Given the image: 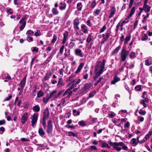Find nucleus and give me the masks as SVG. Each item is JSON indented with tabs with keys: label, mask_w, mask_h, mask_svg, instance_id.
Returning a JSON list of instances; mask_svg holds the SVG:
<instances>
[{
	"label": "nucleus",
	"mask_w": 152,
	"mask_h": 152,
	"mask_svg": "<svg viewBox=\"0 0 152 152\" xmlns=\"http://www.w3.org/2000/svg\"><path fill=\"white\" fill-rule=\"evenodd\" d=\"M96 92L95 91H94L91 92H90L89 94V96L90 98H91L93 97L94 95L96 94Z\"/></svg>",
	"instance_id": "nucleus-43"
},
{
	"label": "nucleus",
	"mask_w": 152,
	"mask_h": 152,
	"mask_svg": "<svg viewBox=\"0 0 152 152\" xmlns=\"http://www.w3.org/2000/svg\"><path fill=\"white\" fill-rule=\"evenodd\" d=\"M120 80V78L117 76H115L113 78V80L111 81V84H115V83L119 81Z\"/></svg>",
	"instance_id": "nucleus-20"
},
{
	"label": "nucleus",
	"mask_w": 152,
	"mask_h": 152,
	"mask_svg": "<svg viewBox=\"0 0 152 152\" xmlns=\"http://www.w3.org/2000/svg\"><path fill=\"white\" fill-rule=\"evenodd\" d=\"M34 32L30 30H28L26 33V35L27 36H31L33 35Z\"/></svg>",
	"instance_id": "nucleus-29"
},
{
	"label": "nucleus",
	"mask_w": 152,
	"mask_h": 152,
	"mask_svg": "<svg viewBox=\"0 0 152 152\" xmlns=\"http://www.w3.org/2000/svg\"><path fill=\"white\" fill-rule=\"evenodd\" d=\"M101 12V10L97 9L94 12V15L95 16L97 15H99Z\"/></svg>",
	"instance_id": "nucleus-52"
},
{
	"label": "nucleus",
	"mask_w": 152,
	"mask_h": 152,
	"mask_svg": "<svg viewBox=\"0 0 152 152\" xmlns=\"http://www.w3.org/2000/svg\"><path fill=\"white\" fill-rule=\"evenodd\" d=\"M110 35L109 34V33H107L106 34V37L103 38V39H104V41H107V39L109 37Z\"/></svg>",
	"instance_id": "nucleus-56"
},
{
	"label": "nucleus",
	"mask_w": 152,
	"mask_h": 152,
	"mask_svg": "<svg viewBox=\"0 0 152 152\" xmlns=\"http://www.w3.org/2000/svg\"><path fill=\"white\" fill-rule=\"evenodd\" d=\"M115 115V114L113 113H111L109 114L108 115L111 118H113Z\"/></svg>",
	"instance_id": "nucleus-63"
},
{
	"label": "nucleus",
	"mask_w": 152,
	"mask_h": 152,
	"mask_svg": "<svg viewBox=\"0 0 152 152\" xmlns=\"http://www.w3.org/2000/svg\"><path fill=\"white\" fill-rule=\"evenodd\" d=\"M70 49H68L67 51L66 52H65V53L64 54V55L66 57H67L69 56L70 55Z\"/></svg>",
	"instance_id": "nucleus-47"
},
{
	"label": "nucleus",
	"mask_w": 152,
	"mask_h": 152,
	"mask_svg": "<svg viewBox=\"0 0 152 152\" xmlns=\"http://www.w3.org/2000/svg\"><path fill=\"white\" fill-rule=\"evenodd\" d=\"M69 33L67 31H65L63 34V38L62 41V44H65L68 39Z\"/></svg>",
	"instance_id": "nucleus-12"
},
{
	"label": "nucleus",
	"mask_w": 152,
	"mask_h": 152,
	"mask_svg": "<svg viewBox=\"0 0 152 152\" xmlns=\"http://www.w3.org/2000/svg\"><path fill=\"white\" fill-rule=\"evenodd\" d=\"M129 126H130L129 123V122L127 121L124 124V127L125 128H128L129 127Z\"/></svg>",
	"instance_id": "nucleus-60"
},
{
	"label": "nucleus",
	"mask_w": 152,
	"mask_h": 152,
	"mask_svg": "<svg viewBox=\"0 0 152 152\" xmlns=\"http://www.w3.org/2000/svg\"><path fill=\"white\" fill-rule=\"evenodd\" d=\"M149 16V14L147 13L146 15L144 16L142 20V22L143 23H145L147 20V18Z\"/></svg>",
	"instance_id": "nucleus-45"
},
{
	"label": "nucleus",
	"mask_w": 152,
	"mask_h": 152,
	"mask_svg": "<svg viewBox=\"0 0 152 152\" xmlns=\"http://www.w3.org/2000/svg\"><path fill=\"white\" fill-rule=\"evenodd\" d=\"M52 75V74L50 72L49 73H47L44 77V80H48L49 79L50 77Z\"/></svg>",
	"instance_id": "nucleus-31"
},
{
	"label": "nucleus",
	"mask_w": 152,
	"mask_h": 152,
	"mask_svg": "<svg viewBox=\"0 0 152 152\" xmlns=\"http://www.w3.org/2000/svg\"><path fill=\"white\" fill-rule=\"evenodd\" d=\"M52 11L54 15H57L59 13V12L58 10L55 8H53L52 9Z\"/></svg>",
	"instance_id": "nucleus-35"
},
{
	"label": "nucleus",
	"mask_w": 152,
	"mask_h": 152,
	"mask_svg": "<svg viewBox=\"0 0 152 152\" xmlns=\"http://www.w3.org/2000/svg\"><path fill=\"white\" fill-rule=\"evenodd\" d=\"M92 40V37L91 34H89L88 37L86 41L88 43H89Z\"/></svg>",
	"instance_id": "nucleus-49"
},
{
	"label": "nucleus",
	"mask_w": 152,
	"mask_h": 152,
	"mask_svg": "<svg viewBox=\"0 0 152 152\" xmlns=\"http://www.w3.org/2000/svg\"><path fill=\"white\" fill-rule=\"evenodd\" d=\"M72 92L70 90L67 89L66 90L65 92L63 94V96H65L66 94H68L67 98H69L72 94Z\"/></svg>",
	"instance_id": "nucleus-17"
},
{
	"label": "nucleus",
	"mask_w": 152,
	"mask_h": 152,
	"mask_svg": "<svg viewBox=\"0 0 152 152\" xmlns=\"http://www.w3.org/2000/svg\"><path fill=\"white\" fill-rule=\"evenodd\" d=\"M57 39V36L56 35L54 34L53 35V38L52 39V40L51 41V43L53 44L56 41Z\"/></svg>",
	"instance_id": "nucleus-44"
},
{
	"label": "nucleus",
	"mask_w": 152,
	"mask_h": 152,
	"mask_svg": "<svg viewBox=\"0 0 152 152\" xmlns=\"http://www.w3.org/2000/svg\"><path fill=\"white\" fill-rule=\"evenodd\" d=\"M49 115V109L47 108L45 110L43 113V118L47 119Z\"/></svg>",
	"instance_id": "nucleus-16"
},
{
	"label": "nucleus",
	"mask_w": 152,
	"mask_h": 152,
	"mask_svg": "<svg viewBox=\"0 0 152 152\" xmlns=\"http://www.w3.org/2000/svg\"><path fill=\"white\" fill-rule=\"evenodd\" d=\"M103 72L101 71V70L99 71V70H96V69H95L94 73L95 75L99 77Z\"/></svg>",
	"instance_id": "nucleus-26"
},
{
	"label": "nucleus",
	"mask_w": 152,
	"mask_h": 152,
	"mask_svg": "<svg viewBox=\"0 0 152 152\" xmlns=\"http://www.w3.org/2000/svg\"><path fill=\"white\" fill-rule=\"evenodd\" d=\"M75 44L74 42H70L68 44V48L70 49H72L75 46Z\"/></svg>",
	"instance_id": "nucleus-25"
},
{
	"label": "nucleus",
	"mask_w": 152,
	"mask_h": 152,
	"mask_svg": "<svg viewBox=\"0 0 152 152\" xmlns=\"http://www.w3.org/2000/svg\"><path fill=\"white\" fill-rule=\"evenodd\" d=\"M105 62L106 61L104 59L103 60L102 62L101 61L98 62L95 67V69L96 70H101V71L104 72Z\"/></svg>",
	"instance_id": "nucleus-2"
},
{
	"label": "nucleus",
	"mask_w": 152,
	"mask_h": 152,
	"mask_svg": "<svg viewBox=\"0 0 152 152\" xmlns=\"http://www.w3.org/2000/svg\"><path fill=\"white\" fill-rule=\"evenodd\" d=\"M64 85L62 78H59L57 84V86L58 87H61Z\"/></svg>",
	"instance_id": "nucleus-23"
},
{
	"label": "nucleus",
	"mask_w": 152,
	"mask_h": 152,
	"mask_svg": "<svg viewBox=\"0 0 152 152\" xmlns=\"http://www.w3.org/2000/svg\"><path fill=\"white\" fill-rule=\"evenodd\" d=\"M136 9V8L135 7H133L130 12V14H129V16H128V18H130V17H132V15H133V14H134L135 11V9Z\"/></svg>",
	"instance_id": "nucleus-22"
},
{
	"label": "nucleus",
	"mask_w": 152,
	"mask_h": 152,
	"mask_svg": "<svg viewBox=\"0 0 152 152\" xmlns=\"http://www.w3.org/2000/svg\"><path fill=\"white\" fill-rule=\"evenodd\" d=\"M84 65V64L83 63H81L79 65L77 70L75 72V73L77 74L81 71Z\"/></svg>",
	"instance_id": "nucleus-19"
},
{
	"label": "nucleus",
	"mask_w": 152,
	"mask_h": 152,
	"mask_svg": "<svg viewBox=\"0 0 152 152\" xmlns=\"http://www.w3.org/2000/svg\"><path fill=\"white\" fill-rule=\"evenodd\" d=\"M148 39V36L145 34H144L142 36L141 38L142 40L143 41H145Z\"/></svg>",
	"instance_id": "nucleus-42"
},
{
	"label": "nucleus",
	"mask_w": 152,
	"mask_h": 152,
	"mask_svg": "<svg viewBox=\"0 0 152 152\" xmlns=\"http://www.w3.org/2000/svg\"><path fill=\"white\" fill-rule=\"evenodd\" d=\"M106 28L105 25L101 29L99 33H101L102 32H104V30L106 29Z\"/></svg>",
	"instance_id": "nucleus-57"
},
{
	"label": "nucleus",
	"mask_w": 152,
	"mask_h": 152,
	"mask_svg": "<svg viewBox=\"0 0 152 152\" xmlns=\"http://www.w3.org/2000/svg\"><path fill=\"white\" fill-rule=\"evenodd\" d=\"M28 114L27 113H24L22 115L21 118V122L24 124L28 120Z\"/></svg>",
	"instance_id": "nucleus-11"
},
{
	"label": "nucleus",
	"mask_w": 152,
	"mask_h": 152,
	"mask_svg": "<svg viewBox=\"0 0 152 152\" xmlns=\"http://www.w3.org/2000/svg\"><path fill=\"white\" fill-rule=\"evenodd\" d=\"M65 127H66L68 128H72V129H74L75 128V126H73L72 125H66L65 126Z\"/></svg>",
	"instance_id": "nucleus-59"
},
{
	"label": "nucleus",
	"mask_w": 152,
	"mask_h": 152,
	"mask_svg": "<svg viewBox=\"0 0 152 152\" xmlns=\"http://www.w3.org/2000/svg\"><path fill=\"white\" fill-rule=\"evenodd\" d=\"M92 84L91 83H86L83 86L82 91L83 92L86 91L89 89L92 86Z\"/></svg>",
	"instance_id": "nucleus-9"
},
{
	"label": "nucleus",
	"mask_w": 152,
	"mask_h": 152,
	"mask_svg": "<svg viewBox=\"0 0 152 152\" xmlns=\"http://www.w3.org/2000/svg\"><path fill=\"white\" fill-rule=\"evenodd\" d=\"M41 33L39 31H37V32H36L34 34V36H39L41 35Z\"/></svg>",
	"instance_id": "nucleus-58"
},
{
	"label": "nucleus",
	"mask_w": 152,
	"mask_h": 152,
	"mask_svg": "<svg viewBox=\"0 0 152 152\" xmlns=\"http://www.w3.org/2000/svg\"><path fill=\"white\" fill-rule=\"evenodd\" d=\"M110 145L113 146V150L115 149L117 151H120L122 149L124 150H127L128 147L122 142H110Z\"/></svg>",
	"instance_id": "nucleus-1"
},
{
	"label": "nucleus",
	"mask_w": 152,
	"mask_h": 152,
	"mask_svg": "<svg viewBox=\"0 0 152 152\" xmlns=\"http://www.w3.org/2000/svg\"><path fill=\"white\" fill-rule=\"evenodd\" d=\"M7 13L8 14H12L13 13V11L11 8H9L7 9Z\"/></svg>",
	"instance_id": "nucleus-46"
},
{
	"label": "nucleus",
	"mask_w": 152,
	"mask_h": 152,
	"mask_svg": "<svg viewBox=\"0 0 152 152\" xmlns=\"http://www.w3.org/2000/svg\"><path fill=\"white\" fill-rule=\"evenodd\" d=\"M115 8L114 7H113L110 12V15L109 17L110 18L112 17L115 14Z\"/></svg>",
	"instance_id": "nucleus-32"
},
{
	"label": "nucleus",
	"mask_w": 152,
	"mask_h": 152,
	"mask_svg": "<svg viewBox=\"0 0 152 152\" xmlns=\"http://www.w3.org/2000/svg\"><path fill=\"white\" fill-rule=\"evenodd\" d=\"M129 57L132 59L135 58L136 57L135 53L133 51L131 52L129 55Z\"/></svg>",
	"instance_id": "nucleus-28"
},
{
	"label": "nucleus",
	"mask_w": 152,
	"mask_h": 152,
	"mask_svg": "<svg viewBox=\"0 0 152 152\" xmlns=\"http://www.w3.org/2000/svg\"><path fill=\"white\" fill-rule=\"evenodd\" d=\"M74 53L77 56L83 57V56L82 50L79 48H76L74 50Z\"/></svg>",
	"instance_id": "nucleus-8"
},
{
	"label": "nucleus",
	"mask_w": 152,
	"mask_h": 152,
	"mask_svg": "<svg viewBox=\"0 0 152 152\" xmlns=\"http://www.w3.org/2000/svg\"><path fill=\"white\" fill-rule=\"evenodd\" d=\"M79 20V18L77 17L73 20V27L75 30H79L80 29V27L78 26L80 24Z\"/></svg>",
	"instance_id": "nucleus-5"
},
{
	"label": "nucleus",
	"mask_w": 152,
	"mask_h": 152,
	"mask_svg": "<svg viewBox=\"0 0 152 152\" xmlns=\"http://www.w3.org/2000/svg\"><path fill=\"white\" fill-rule=\"evenodd\" d=\"M64 90H60L58 93H57V96H58V97H59V96H60L61 94H62L63 93V92L64 91Z\"/></svg>",
	"instance_id": "nucleus-62"
},
{
	"label": "nucleus",
	"mask_w": 152,
	"mask_h": 152,
	"mask_svg": "<svg viewBox=\"0 0 152 152\" xmlns=\"http://www.w3.org/2000/svg\"><path fill=\"white\" fill-rule=\"evenodd\" d=\"M132 143V144L134 145V146H135L137 144V142H136V139L134 138H133L131 140Z\"/></svg>",
	"instance_id": "nucleus-48"
},
{
	"label": "nucleus",
	"mask_w": 152,
	"mask_h": 152,
	"mask_svg": "<svg viewBox=\"0 0 152 152\" xmlns=\"http://www.w3.org/2000/svg\"><path fill=\"white\" fill-rule=\"evenodd\" d=\"M81 27L82 31L84 33H87L88 30L87 28V26L85 24H82Z\"/></svg>",
	"instance_id": "nucleus-18"
},
{
	"label": "nucleus",
	"mask_w": 152,
	"mask_h": 152,
	"mask_svg": "<svg viewBox=\"0 0 152 152\" xmlns=\"http://www.w3.org/2000/svg\"><path fill=\"white\" fill-rule=\"evenodd\" d=\"M73 113L74 115L75 116H77L78 115L80 114V111H77V110L75 109H74L73 110Z\"/></svg>",
	"instance_id": "nucleus-39"
},
{
	"label": "nucleus",
	"mask_w": 152,
	"mask_h": 152,
	"mask_svg": "<svg viewBox=\"0 0 152 152\" xmlns=\"http://www.w3.org/2000/svg\"><path fill=\"white\" fill-rule=\"evenodd\" d=\"M53 56V55L52 54H51L50 55L49 57L47 59V60H46L45 61V64H48V63L52 59V57Z\"/></svg>",
	"instance_id": "nucleus-38"
},
{
	"label": "nucleus",
	"mask_w": 152,
	"mask_h": 152,
	"mask_svg": "<svg viewBox=\"0 0 152 152\" xmlns=\"http://www.w3.org/2000/svg\"><path fill=\"white\" fill-rule=\"evenodd\" d=\"M50 99L49 96H47L46 97H44L43 98V101L44 103L46 104L48 101L49 99Z\"/></svg>",
	"instance_id": "nucleus-34"
},
{
	"label": "nucleus",
	"mask_w": 152,
	"mask_h": 152,
	"mask_svg": "<svg viewBox=\"0 0 152 152\" xmlns=\"http://www.w3.org/2000/svg\"><path fill=\"white\" fill-rule=\"evenodd\" d=\"M26 18V16H25L22 18L19 22V24L20 23L22 24L19 28L20 31H22L26 26V22L25 20Z\"/></svg>",
	"instance_id": "nucleus-3"
},
{
	"label": "nucleus",
	"mask_w": 152,
	"mask_h": 152,
	"mask_svg": "<svg viewBox=\"0 0 152 152\" xmlns=\"http://www.w3.org/2000/svg\"><path fill=\"white\" fill-rule=\"evenodd\" d=\"M96 2L95 0H94L92 3L91 6V8H94L96 6Z\"/></svg>",
	"instance_id": "nucleus-51"
},
{
	"label": "nucleus",
	"mask_w": 152,
	"mask_h": 152,
	"mask_svg": "<svg viewBox=\"0 0 152 152\" xmlns=\"http://www.w3.org/2000/svg\"><path fill=\"white\" fill-rule=\"evenodd\" d=\"M40 110V107L38 105L34 106L33 108V110L34 112L37 113Z\"/></svg>",
	"instance_id": "nucleus-27"
},
{
	"label": "nucleus",
	"mask_w": 152,
	"mask_h": 152,
	"mask_svg": "<svg viewBox=\"0 0 152 152\" xmlns=\"http://www.w3.org/2000/svg\"><path fill=\"white\" fill-rule=\"evenodd\" d=\"M49 97L50 98H53V99L57 98L58 97L57 94V91L54 90L51 91Z\"/></svg>",
	"instance_id": "nucleus-10"
},
{
	"label": "nucleus",
	"mask_w": 152,
	"mask_h": 152,
	"mask_svg": "<svg viewBox=\"0 0 152 152\" xmlns=\"http://www.w3.org/2000/svg\"><path fill=\"white\" fill-rule=\"evenodd\" d=\"M147 3H144L143 9L145 12H148L150 11L151 7L148 6L146 4Z\"/></svg>",
	"instance_id": "nucleus-15"
},
{
	"label": "nucleus",
	"mask_w": 152,
	"mask_h": 152,
	"mask_svg": "<svg viewBox=\"0 0 152 152\" xmlns=\"http://www.w3.org/2000/svg\"><path fill=\"white\" fill-rule=\"evenodd\" d=\"M131 38V35L129 34L128 36H126L125 38L124 43L125 44H127L128 42L130 40Z\"/></svg>",
	"instance_id": "nucleus-37"
},
{
	"label": "nucleus",
	"mask_w": 152,
	"mask_h": 152,
	"mask_svg": "<svg viewBox=\"0 0 152 152\" xmlns=\"http://www.w3.org/2000/svg\"><path fill=\"white\" fill-rule=\"evenodd\" d=\"M152 132H149V134H146L144 138V139H145V140L146 141L149 138L150 136L152 135Z\"/></svg>",
	"instance_id": "nucleus-41"
},
{
	"label": "nucleus",
	"mask_w": 152,
	"mask_h": 152,
	"mask_svg": "<svg viewBox=\"0 0 152 152\" xmlns=\"http://www.w3.org/2000/svg\"><path fill=\"white\" fill-rule=\"evenodd\" d=\"M141 86H137L135 87V89L138 91H140L141 89Z\"/></svg>",
	"instance_id": "nucleus-64"
},
{
	"label": "nucleus",
	"mask_w": 152,
	"mask_h": 152,
	"mask_svg": "<svg viewBox=\"0 0 152 152\" xmlns=\"http://www.w3.org/2000/svg\"><path fill=\"white\" fill-rule=\"evenodd\" d=\"M86 23L87 25L89 27L91 26V21L90 20H88L86 21Z\"/></svg>",
	"instance_id": "nucleus-61"
},
{
	"label": "nucleus",
	"mask_w": 152,
	"mask_h": 152,
	"mask_svg": "<svg viewBox=\"0 0 152 152\" xmlns=\"http://www.w3.org/2000/svg\"><path fill=\"white\" fill-rule=\"evenodd\" d=\"M121 47V46L119 45L117 48H116L111 52L110 55V56H114L115 54H117L120 49Z\"/></svg>",
	"instance_id": "nucleus-13"
},
{
	"label": "nucleus",
	"mask_w": 152,
	"mask_h": 152,
	"mask_svg": "<svg viewBox=\"0 0 152 152\" xmlns=\"http://www.w3.org/2000/svg\"><path fill=\"white\" fill-rule=\"evenodd\" d=\"M99 142L100 143H101V147L102 148H104L106 147V146H108L107 145V143H106L105 142H103L101 140H100L99 141Z\"/></svg>",
	"instance_id": "nucleus-36"
},
{
	"label": "nucleus",
	"mask_w": 152,
	"mask_h": 152,
	"mask_svg": "<svg viewBox=\"0 0 152 152\" xmlns=\"http://www.w3.org/2000/svg\"><path fill=\"white\" fill-rule=\"evenodd\" d=\"M94 105V102L93 101H90L88 102V107L91 108Z\"/></svg>",
	"instance_id": "nucleus-50"
},
{
	"label": "nucleus",
	"mask_w": 152,
	"mask_h": 152,
	"mask_svg": "<svg viewBox=\"0 0 152 152\" xmlns=\"http://www.w3.org/2000/svg\"><path fill=\"white\" fill-rule=\"evenodd\" d=\"M68 136H73L74 137H77V136L78 133H74L71 131L68 132Z\"/></svg>",
	"instance_id": "nucleus-30"
},
{
	"label": "nucleus",
	"mask_w": 152,
	"mask_h": 152,
	"mask_svg": "<svg viewBox=\"0 0 152 152\" xmlns=\"http://www.w3.org/2000/svg\"><path fill=\"white\" fill-rule=\"evenodd\" d=\"M38 132L40 136L42 137H43V136L45 134V132L42 127L39 129Z\"/></svg>",
	"instance_id": "nucleus-21"
},
{
	"label": "nucleus",
	"mask_w": 152,
	"mask_h": 152,
	"mask_svg": "<svg viewBox=\"0 0 152 152\" xmlns=\"http://www.w3.org/2000/svg\"><path fill=\"white\" fill-rule=\"evenodd\" d=\"M26 39L27 41L29 42H32L33 40L32 37H30V36H27Z\"/></svg>",
	"instance_id": "nucleus-55"
},
{
	"label": "nucleus",
	"mask_w": 152,
	"mask_h": 152,
	"mask_svg": "<svg viewBox=\"0 0 152 152\" xmlns=\"http://www.w3.org/2000/svg\"><path fill=\"white\" fill-rule=\"evenodd\" d=\"M53 131L52 121L49 120L48 123V128L47 131L48 134H51L52 133Z\"/></svg>",
	"instance_id": "nucleus-7"
},
{
	"label": "nucleus",
	"mask_w": 152,
	"mask_h": 152,
	"mask_svg": "<svg viewBox=\"0 0 152 152\" xmlns=\"http://www.w3.org/2000/svg\"><path fill=\"white\" fill-rule=\"evenodd\" d=\"M64 48V46L62 45L60 48L59 50V53L60 54H63V51Z\"/></svg>",
	"instance_id": "nucleus-53"
},
{
	"label": "nucleus",
	"mask_w": 152,
	"mask_h": 152,
	"mask_svg": "<svg viewBox=\"0 0 152 152\" xmlns=\"http://www.w3.org/2000/svg\"><path fill=\"white\" fill-rule=\"evenodd\" d=\"M60 4L61 5V6H59V8L61 10H64L65 9L66 5L65 3L61 2L60 3Z\"/></svg>",
	"instance_id": "nucleus-24"
},
{
	"label": "nucleus",
	"mask_w": 152,
	"mask_h": 152,
	"mask_svg": "<svg viewBox=\"0 0 152 152\" xmlns=\"http://www.w3.org/2000/svg\"><path fill=\"white\" fill-rule=\"evenodd\" d=\"M78 124L80 126H85L86 125V122L83 120H82L79 121Z\"/></svg>",
	"instance_id": "nucleus-40"
},
{
	"label": "nucleus",
	"mask_w": 152,
	"mask_h": 152,
	"mask_svg": "<svg viewBox=\"0 0 152 152\" xmlns=\"http://www.w3.org/2000/svg\"><path fill=\"white\" fill-rule=\"evenodd\" d=\"M128 56L127 53L125 51V50L123 49L121 50V57L122 61H124Z\"/></svg>",
	"instance_id": "nucleus-6"
},
{
	"label": "nucleus",
	"mask_w": 152,
	"mask_h": 152,
	"mask_svg": "<svg viewBox=\"0 0 152 152\" xmlns=\"http://www.w3.org/2000/svg\"><path fill=\"white\" fill-rule=\"evenodd\" d=\"M26 77H24L22 80L20 81V83L18 84L21 87V88L23 89L26 82Z\"/></svg>",
	"instance_id": "nucleus-14"
},
{
	"label": "nucleus",
	"mask_w": 152,
	"mask_h": 152,
	"mask_svg": "<svg viewBox=\"0 0 152 152\" xmlns=\"http://www.w3.org/2000/svg\"><path fill=\"white\" fill-rule=\"evenodd\" d=\"M44 95V93L43 92L42 90H40L38 91V93L37 94V97L40 98Z\"/></svg>",
	"instance_id": "nucleus-33"
},
{
	"label": "nucleus",
	"mask_w": 152,
	"mask_h": 152,
	"mask_svg": "<svg viewBox=\"0 0 152 152\" xmlns=\"http://www.w3.org/2000/svg\"><path fill=\"white\" fill-rule=\"evenodd\" d=\"M139 113L140 114L144 115L146 114V111L143 110L141 109L140 110V111L139 112Z\"/></svg>",
	"instance_id": "nucleus-54"
},
{
	"label": "nucleus",
	"mask_w": 152,
	"mask_h": 152,
	"mask_svg": "<svg viewBox=\"0 0 152 152\" xmlns=\"http://www.w3.org/2000/svg\"><path fill=\"white\" fill-rule=\"evenodd\" d=\"M38 117V114L37 113H35L32 115V119L31 121V124L32 126L34 127L37 123Z\"/></svg>",
	"instance_id": "nucleus-4"
}]
</instances>
